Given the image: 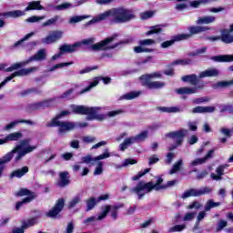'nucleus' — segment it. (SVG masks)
<instances>
[{"mask_svg": "<svg viewBox=\"0 0 233 233\" xmlns=\"http://www.w3.org/2000/svg\"><path fill=\"white\" fill-rule=\"evenodd\" d=\"M83 199V197L81 195H76L75 197H73L67 203V208H76V207H77V205H79V203H81Z\"/></svg>", "mask_w": 233, "mask_h": 233, "instance_id": "36", "label": "nucleus"}, {"mask_svg": "<svg viewBox=\"0 0 233 233\" xmlns=\"http://www.w3.org/2000/svg\"><path fill=\"white\" fill-rule=\"evenodd\" d=\"M205 88V84H201L195 87H180L175 90L177 94H179L180 96H183V94H198L199 90H203Z\"/></svg>", "mask_w": 233, "mask_h": 233, "instance_id": "16", "label": "nucleus"}, {"mask_svg": "<svg viewBox=\"0 0 233 233\" xmlns=\"http://www.w3.org/2000/svg\"><path fill=\"white\" fill-rule=\"evenodd\" d=\"M103 174V163L101 161H98L96 163V167L94 171V176H101Z\"/></svg>", "mask_w": 233, "mask_h": 233, "instance_id": "63", "label": "nucleus"}, {"mask_svg": "<svg viewBox=\"0 0 233 233\" xmlns=\"http://www.w3.org/2000/svg\"><path fill=\"white\" fill-rule=\"evenodd\" d=\"M181 79L184 81V83H190V85H193V86H196V85H198L199 82V78L196 74L184 76Z\"/></svg>", "mask_w": 233, "mask_h": 233, "instance_id": "35", "label": "nucleus"}, {"mask_svg": "<svg viewBox=\"0 0 233 233\" xmlns=\"http://www.w3.org/2000/svg\"><path fill=\"white\" fill-rule=\"evenodd\" d=\"M26 11H21V10H14V11H9L5 13H0V17H13V18H17V17H23V15H25Z\"/></svg>", "mask_w": 233, "mask_h": 233, "instance_id": "27", "label": "nucleus"}, {"mask_svg": "<svg viewBox=\"0 0 233 233\" xmlns=\"http://www.w3.org/2000/svg\"><path fill=\"white\" fill-rule=\"evenodd\" d=\"M183 167V159H178L175 164L173 165V167L169 171V174L172 176L176 174L177 172H179L181 170V167Z\"/></svg>", "mask_w": 233, "mask_h": 233, "instance_id": "47", "label": "nucleus"}, {"mask_svg": "<svg viewBox=\"0 0 233 233\" xmlns=\"http://www.w3.org/2000/svg\"><path fill=\"white\" fill-rule=\"evenodd\" d=\"M212 188L210 187H201L200 189L191 188L185 191L182 195V199H187V198H198L199 196H205V194H210Z\"/></svg>", "mask_w": 233, "mask_h": 233, "instance_id": "10", "label": "nucleus"}, {"mask_svg": "<svg viewBox=\"0 0 233 233\" xmlns=\"http://www.w3.org/2000/svg\"><path fill=\"white\" fill-rule=\"evenodd\" d=\"M209 41H219V39H221V41L223 43H226L227 45H230V43H233V35L232 32H230V30H224L222 32L221 37L219 36H212V37H208Z\"/></svg>", "mask_w": 233, "mask_h": 233, "instance_id": "15", "label": "nucleus"}, {"mask_svg": "<svg viewBox=\"0 0 233 233\" xmlns=\"http://www.w3.org/2000/svg\"><path fill=\"white\" fill-rule=\"evenodd\" d=\"M137 163V160L132 159V158H127L125 159L122 163V165H116V168H123L124 167H128V165H136Z\"/></svg>", "mask_w": 233, "mask_h": 233, "instance_id": "50", "label": "nucleus"}, {"mask_svg": "<svg viewBox=\"0 0 233 233\" xmlns=\"http://www.w3.org/2000/svg\"><path fill=\"white\" fill-rule=\"evenodd\" d=\"M70 108L73 112V114H77L79 116H87L86 121H94L95 119L96 121H105L107 117H116V116H119L124 113L122 109H117L114 111H109L106 113V115L99 114L101 112L102 107L101 106H93L88 107L86 106H76L71 105Z\"/></svg>", "mask_w": 233, "mask_h": 233, "instance_id": "2", "label": "nucleus"}, {"mask_svg": "<svg viewBox=\"0 0 233 233\" xmlns=\"http://www.w3.org/2000/svg\"><path fill=\"white\" fill-rule=\"evenodd\" d=\"M22 225H24V228H30V227L37 225V218H33L28 220H25L22 223Z\"/></svg>", "mask_w": 233, "mask_h": 233, "instance_id": "51", "label": "nucleus"}, {"mask_svg": "<svg viewBox=\"0 0 233 233\" xmlns=\"http://www.w3.org/2000/svg\"><path fill=\"white\" fill-rule=\"evenodd\" d=\"M152 190H157L156 183H153L152 181L147 183L141 181L137 185V187L131 188L129 192L131 194H136L138 199H142V198H145V196L149 192H152Z\"/></svg>", "mask_w": 233, "mask_h": 233, "instance_id": "6", "label": "nucleus"}, {"mask_svg": "<svg viewBox=\"0 0 233 233\" xmlns=\"http://www.w3.org/2000/svg\"><path fill=\"white\" fill-rule=\"evenodd\" d=\"M47 56L48 54L46 53V49L42 48L38 50L33 56L29 57L27 59V63L30 65V63L33 61H45Z\"/></svg>", "mask_w": 233, "mask_h": 233, "instance_id": "23", "label": "nucleus"}, {"mask_svg": "<svg viewBox=\"0 0 233 233\" xmlns=\"http://www.w3.org/2000/svg\"><path fill=\"white\" fill-rule=\"evenodd\" d=\"M150 79H161V73L156 72L147 75H143L139 77L140 82L150 81Z\"/></svg>", "mask_w": 233, "mask_h": 233, "instance_id": "37", "label": "nucleus"}, {"mask_svg": "<svg viewBox=\"0 0 233 233\" xmlns=\"http://www.w3.org/2000/svg\"><path fill=\"white\" fill-rule=\"evenodd\" d=\"M48 106H52V100H44L41 102L30 104L28 106V110H29V112H34L35 110H41L43 108H48Z\"/></svg>", "mask_w": 233, "mask_h": 233, "instance_id": "18", "label": "nucleus"}, {"mask_svg": "<svg viewBox=\"0 0 233 233\" xmlns=\"http://www.w3.org/2000/svg\"><path fill=\"white\" fill-rule=\"evenodd\" d=\"M63 208H65V198H58L53 208L46 214V216L48 218H56Z\"/></svg>", "mask_w": 233, "mask_h": 233, "instance_id": "14", "label": "nucleus"}, {"mask_svg": "<svg viewBox=\"0 0 233 233\" xmlns=\"http://www.w3.org/2000/svg\"><path fill=\"white\" fill-rule=\"evenodd\" d=\"M108 17H111L113 23L121 25L123 23H128V21H132V19H134L136 16L134 15V13L130 11V9L116 7L96 15L86 24V26L96 25V23H101V21H106V19H108Z\"/></svg>", "mask_w": 233, "mask_h": 233, "instance_id": "1", "label": "nucleus"}, {"mask_svg": "<svg viewBox=\"0 0 233 233\" xmlns=\"http://www.w3.org/2000/svg\"><path fill=\"white\" fill-rule=\"evenodd\" d=\"M30 141H32L30 138L20 141V145H17L13 150L5 154L0 159V177L3 175V170H5V164L10 163V161H12L14 154H16L17 152V155L15 157V161L17 163V161H21V159H23L26 154H30L37 148V146H29Z\"/></svg>", "mask_w": 233, "mask_h": 233, "instance_id": "4", "label": "nucleus"}, {"mask_svg": "<svg viewBox=\"0 0 233 233\" xmlns=\"http://www.w3.org/2000/svg\"><path fill=\"white\" fill-rule=\"evenodd\" d=\"M59 177L60 180L57 182V186L60 187V188H65V187L70 184V180L68 179V172H60Z\"/></svg>", "mask_w": 233, "mask_h": 233, "instance_id": "30", "label": "nucleus"}, {"mask_svg": "<svg viewBox=\"0 0 233 233\" xmlns=\"http://www.w3.org/2000/svg\"><path fill=\"white\" fill-rule=\"evenodd\" d=\"M189 30V34H180V35H190V37H192V35H196V34H201V32H207V30H210V28L207 27V26H191L188 28Z\"/></svg>", "mask_w": 233, "mask_h": 233, "instance_id": "28", "label": "nucleus"}, {"mask_svg": "<svg viewBox=\"0 0 233 233\" xmlns=\"http://www.w3.org/2000/svg\"><path fill=\"white\" fill-rule=\"evenodd\" d=\"M138 45H140V46H152V45H156V40L154 39L140 40L138 42Z\"/></svg>", "mask_w": 233, "mask_h": 233, "instance_id": "58", "label": "nucleus"}, {"mask_svg": "<svg viewBox=\"0 0 233 233\" xmlns=\"http://www.w3.org/2000/svg\"><path fill=\"white\" fill-rule=\"evenodd\" d=\"M148 137V131H142L140 134L135 136V139L137 140V143H139L140 141H145Z\"/></svg>", "mask_w": 233, "mask_h": 233, "instance_id": "57", "label": "nucleus"}, {"mask_svg": "<svg viewBox=\"0 0 233 233\" xmlns=\"http://www.w3.org/2000/svg\"><path fill=\"white\" fill-rule=\"evenodd\" d=\"M63 37V31H52L49 33L47 36L45 38H42V43L44 45H52L54 43H56V41H59Z\"/></svg>", "mask_w": 233, "mask_h": 233, "instance_id": "12", "label": "nucleus"}, {"mask_svg": "<svg viewBox=\"0 0 233 233\" xmlns=\"http://www.w3.org/2000/svg\"><path fill=\"white\" fill-rule=\"evenodd\" d=\"M72 65H74V62H66V63L56 64L49 69V72H54L57 70V68H65V66H70Z\"/></svg>", "mask_w": 233, "mask_h": 233, "instance_id": "52", "label": "nucleus"}, {"mask_svg": "<svg viewBox=\"0 0 233 233\" xmlns=\"http://www.w3.org/2000/svg\"><path fill=\"white\" fill-rule=\"evenodd\" d=\"M26 65H28V60L15 63L11 66L5 68V72H14V70H19V68H23V66H26Z\"/></svg>", "mask_w": 233, "mask_h": 233, "instance_id": "38", "label": "nucleus"}, {"mask_svg": "<svg viewBox=\"0 0 233 233\" xmlns=\"http://www.w3.org/2000/svg\"><path fill=\"white\" fill-rule=\"evenodd\" d=\"M74 5H72L71 3H64L58 5H54L52 4H47L46 10H50V8H54L55 10H57L58 12H61V10H68V8H73Z\"/></svg>", "mask_w": 233, "mask_h": 233, "instance_id": "29", "label": "nucleus"}, {"mask_svg": "<svg viewBox=\"0 0 233 233\" xmlns=\"http://www.w3.org/2000/svg\"><path fill=\"white\" fill-rule=\"evenodd\" d=\"M187 39H190V35H177L173 36L171 40L165 41L161 44L162 48H168L169 46H172L174 43L177 41H185Z\"/></svg>", "mask_w": 233, "mask_h": 233, "instance_id": "17", "label": "nucleus"}, {"mask_svg": "<svg viewBox=\"0 0 233 233\" xmlns=\"http://www.w3.org/2000/svg\"><path fill=\"white\" fill-rule=\"evenodd\" d=\"M140 95H141V92L139 91L138 92L132 91L130 93L123 95L122 96H120L119 99H126L127 101H130L132 99H136V97H139Z\"/></svg>", "mask_w": 233, "mask_h": 233, "instance_id": "46", "label": "nucleus"}, {"mask_svg": "<svg viewBox=\"0 0 233 233\" xmlns=\"http://www.w3.org/2000/svg\"><path fill=\"white\" fill-rule=\"evenodd\" d=\"M116 39H117V34L108 36L107 38L96 44H94L96 43L95 37L86 38L82 40L81 42H76V43L79 44L80 46L83 45L86 46H91V50H93L94 52H99V51L106 52V50H114L115 48H117L119 45H130V43L134 41V39L132 38H127L116 44H112L114 43V41H116Z\"/></svg>", "mask_w": 233, "mask_h": 233, "instance_id": "3", "label": "nucleus"}, {"mask_svg": "<svg viewBox=\"0 0 233 233\" xmlns=\"http://www.w3.org/2000/svg\"><path fill=\"white\" fill-rule=\"evenodd\" d=\"M142 86H147V88L150 89H159V88H164V86H166V83L165 82H161V81H142L140 82Z\"/></svg>", "mask_w": 233, "mask_h": 233, "instance_id": "24", "label": "nucleus"}, {"mask_svg": "<svg viewBox=\"0 0 233 233\" xmlns=\"http://www.w3.org/2000/svg\"><path fill=\"white\" fill-rule=\"evenodd\" d=\"M163 178L158 177L157 178L156 185L157 187V190H167V188H171V187H176L177 185V179L167 181L166 185H162Z\"/></svg>", "mask_w": 233, "mask_h": 233, "instance_id": "22", "label": "nucleus"}, {"mask_svg": "<svg viewBox=\"0 0 233 233\" xmlns=\"http://www.w3.org/2000/svg\"><path fill=\"white\" fill-rule=\"evenodd\" d=\"M220 205H221L220 202H214V200L209 199L206 203V206L204 207V210H205V212H210V210H212V208H216V207H219Z\"/></svg>", "mask_w": 233, "mask_h": 233, "instance_id": "45", "label": "nucleus"}, {"mask_svg": "<svg viewBox=\"0 0 233 233\" xmlns=\"http://www.w3.org/2000/svg\"><path fill=\"white\" fill-rule=\"evenodd\" d=\"M19 123H25L26 125H35V123H34V121L32 120H15L8 123L3 127L4 132H10V130H14V128H15L19 125Z\"/></svg>", "mask_w": 233, "mask_h": 233, "instance_id": "21", "label": "nucleus"}, {"mask_svg": "<svg viewBox=\"0 0 233 233\" xmlns=\"http://www.w3.org/2000/svg\"><path fill=\"white\" fill-rule=\"evenodd\" d=\"M99 203L97 201V198L91 197L87 200H86V212H90V210H93L94 207Z\"/></svg>", "mask_w": 233, "mask_h": 233, "instance_id": "44", "label": "nucleus"}, {"mask_svg": "<svg viewBox=\"0 0 233 233\" xmlns=\"http://www.w3.org/2000/svg\"><path fill=\"white\" fill-rule=\"evenodd\" d=\"M157 110H159L160 112H166L167 114H176L177 112H183V109L176 106H159L157 107Z\"/></svg>", "mask_w": 233, "mask_h": 233, "instance_id": "40", "label": "nucleus"}, {"mask_svg": "<svg viewBox=\"0 0 233 233\" xmlns=\"http://www.w3.org/2000/svg\"><path fill=\"white\" fill-rule=\"evenodd\" d=\"M212 61H216L217 63H230L233 61V55H222L211 57Z\"/></svg>", "mask_w": 233, "mask_h": 233, "instance_id": "33", "label": "nucleus"}, {"mask_svg": "<svg viewBox=\"0 0 233 233\" xmlns=\"http://www.w3.org/2000/svg\"><path fill=\"white\" fill-rule=\"evenodd\" d=\"M70 111H62L55 118L47 123V127H58V132L60 134H65V132H70L76 128V123L68 121H60L61 117L68 116Z\"/></svg>", "mask_w": 233, "mask_h": 233, "instance_id": "5", "label": "nucleus"}, {"mask_svg": "<svg viewBox=\"0 0 233 233\" xmlns=\"http://www.w3.org/2000/svg\"><path fill=\"white\" fill-rule=\"evenodd\" d=\"M213 156H214V149H211L208 152V154L204 157L196 158L192 160L189 163V167H198V165H203L204 163H207L208 159H212Z\"/></svg>", "mask_w": 233, "mask_h": 233, "instance_id": "19", "label": "nucleus"}, {"mask_svg": "<svg viewBox=\"0 0 233 233\" xmlns=\"http://www.w3.org/2000/svg\"><path fill=\"white\" fill-rule=\"evenodd\" d=\"M99 81H103L104 85H109V83H111L112 81V78L110 77H96L94 79L93 82L90 83V85L82 89L79 94L82 95V94H86V92H90V90H92V88H94L95 86H97L99 85Z\"/></svg>", "mask_w": 233, "mask_h": 233, "instance_id": "13", "label": "nucleus"}, {"mask_svg": "<svg viewBox=\"0 0 233 233\" xmlns=\"http://www.w3.org/2000/svg\"><path fill=\"white\" fill-rule=\"evenodd\" d=\"M30 10H45V7L41 5V1H33L27 4L25 12H30Z\"/></svg>", "mask_w": 233, "mask_h": 233, "instance_id": "32", "label": "nucleus"}, {"mask_svg": "<svg viewBox=\"0 0 233 233\" xmlns=\"http://www.w3.org/2000/svg\"><path fill=\"white\" fill-rule=\"evenodd\" d=\"M96 161V157H93L92 155H87L82 157V163H86V165H89V163H91V165H94V162Z\"/></svg>", "mask_w": 233, "mask_h": 233, "instance_id": "61", "label": "nucleus"}, {"mask_svg": "<svg viewBox=\"0 0 233 233\" xmlns=\"http://www.w3.org/2000/svg\"><path fill=\"white\" fill-rule=\"evenodd\" d=\"M188 131L186 129H180L178 131H173L167 135V137H170L171 139H176V146H173L168 148V150H176L177 147H180L181 143H183V138L187 136V133Z\"/></svg>", "mask_w": 233, "mask_h": 233, "instance_id": "9", "label": "nucleus"}, {"mask_svg": "<svg viewBox=\"0 0 233 233\" xmlns=\"http://www.w3.org/2000/svg\"><path fill=\"white\" fill-rule=\"evenodd\" d=\"M33 72H37V67L22 68L11 74L2 83H0V88H3V86H5L6 83H8V81H12L14 77H23L25 76H30V74H33Z\"/></svg>", "mask_w": 233, "mask_h": 233, "instance_id": "8", "label": "nucleus"}, {"mask_svg": "<svg viewBox=\"0 0 233 233\" xmlns=\"http://www.w3.org/2000/svg\"><path fill=\"white\" fill-rule=\"evenodd\" d=\"M123 207H125V205L123 204H116L114 206H110V205L102 206L100 208L101 212L98 214V217L96 219L98 221H103V219H105L106 216H108V212H110L111 218H113V219H117V210H119V208H123Z\"/></svg>", "mask_w": 233, "mask_h": 233, "instance_id": "7", "label": "nucleus"}, {"mask_svg": "<svg viewBox=\"0 0 233 233\" xmlns=\"http://www.w3.org/2000/svg\"><path fill=\"white\" fill-rule=\"evenodd\" d=\"M225 168H228V164L220 165L216 168V173H211L210 177L214 181H221L225 176Z\"/></svg>", "mask_w": 233, "mask_h": 233, "instance_id": "20", "label": "nucleus"}, {"mask_svg": "<svg viewBox=\"0 0 233 233\" xmlns=\"http://www.w3.org/2000/svg\"><path fill=\"white\" fill-rule=\"evenodd\" d=\"M21 137H23V133L14 132V133L8 134L5 137V141H6V143H10V141H19V139H21Z\"/></svg>", "mask_w": 233, "mask_h": 233, "instance_id": "42", "label": "nucleus"}, {"mask_svg": "<svg viewBox=\"0 0 233 233\" xmlns=\"http://www.w3.org/2000/svg\"><path fill=\"white\" fill-rule=\"evenodd\" d=\"M161 32H163L161 25H154L150 28L149 31L146 33V35H152V34H161Z\"/></svg>", "mask_w": 233, "mask_h": 233, "instance_id": "53", "label": "nucleus"}, {"mask_svg": "<svg viewBox=\"0 0 233 233\" xmlns=\"http://www.w3.org/2000/svg\"><path fill=\"white\" fill-rule=\"evenodd\" d=\"M219 109L221 114L225 112H229V114H233V107L231 105H221L219 106Z\"/></svg>", "mask_w": 233, "mask_h": 233, "instance_id": "60", "label": "nucleus"}, {"mask_svg": "<svg viewBox=\"0 0 233 233\" xmlns=\"http://www.w3.org/2000/svg\"><path fill=\"white\" fill-rule=\"evenodd\" d=\"M79 46H81V44H77V42L74 45L66 44L60 46V52H62V55L65 53L72 54L73 52H76Z\"/></svg>", "mask_w": 233, "mask_h": 233, "instance_id": "26", "label": "nucleus"}, {"mask_svg": "<svg viewBox=\"0 0 233 233\" xmlns=\"http://www.w3.org/2000/svg\"><path fill=\"white\" fill-rule=\"evenodd\" d=\"M134 143H137L136 137H129L119 145V150H121V152H125V150H127L130 145H134Z\"/></svg>", "mask_w": 233, "mask_h": 233, "instance_id": "31", "label": "nucleus"}, {"mask_svg": "<svg viewBox=\"0 0 233 233\" xmlns=\"http://www.w3.org/2000/svg\"><path fill=\"white\" fill-rule=\"evenodd\" d=\"M35 35V33H34V32L25 35L22 39H20L18 42L15 43L14 46H19V45L25 43V41H28V39H30V37H33V35Z\"/></svg>", "mask_w": 233, "mask_h": 233, "instance_id": "59", "label": "nucleus"}, {"mask_svg": "<svg viewBox=\"0 0 233 233\" xmlns=\"http://www.w3.org/2000/svg\"><path fill=\"white\" fill-rule=\"evenodd\" d=\"M90 18V15H74L71 16L68 20L69 25H76L77 23H81V21H85V19Z\"/></svg>", "mask_w": 233, "mask_h": 233, "instance_id": "39", "label": "nucleus"}, {"mask_svg": "<svg viewBox=\"0 0 233 233\" xmlns=\"http://www.w3.org/2000/svg\"><path fill=\"white\" fill-rule=\"evenodd\" d=\"M216 22V16L214 15H206L198 17L197 20V25H210Z\"/></svg>", "mask_w": 233, "mask_h": 233, "instance_id": "34", "label": "nucleus"}, {"mask_svg": "<svg viewBox=\"0 0 233 233\" xmlns=\"http://www.w3.org/2000/svg\"><path fill=\"white\" fill-rule=\"evenodd\" d=\"M16 196H29L23 199V201L16 203V210H19L25 205V203H30V201H33L35 198L34 196V193H32L30 190L26 188H22L19 190V192L16 193Z\"/></svg>", "mask_w": 233, "mask_h": 233, "instance_id": "11", "label": "nucleus"}, {"mask_svg": "<svg viewBox=\"0 0 233 233\" xmlns=\"http://www.w3.org/2000/svg\"><path fill=\"white\" fill-rule=\"evenodd\" d=\"M187 228V225H176L173 228H169V232H182V230H185Z\"/></svg>", "mask_w": 233, "mask_h": 233, "instance_id": "62", "label": "nucleus"}, {"mask_svg": "<svg viewBox=\"0 0 233 233\" xmlns=\"http://www.w3.org/2000/svg\"><path fill=\"white\" fill-rule=\"evenodd\" d=\"M208 3H210V0L187 1L188 6H192V8H198L200 5H207Z\"/></svg>", "mask_w": 233, "mask_h": 233, "instance_id": "48", "label": "nucleus"}, {"mask_svg": "<svg viewBox=\"0 0 233 233\" xmlns=\"http://www.w3.org/2000/svg\"><path fill=\"white\" fill-rule=\"evenodd\" d=\"M196 214H197L196 212L187 213L183 218V221H192V219L196 218Z\"/></svg>", "mask_w": 233, "mask_h": 233, "instance_id": "64", "label": "nucleus"}, {"mask_svg": "<svg viewBox=\"0 0 233 233\" xmlns=\"http://www.w3.org/2000/svg\"><path fill=\"white\" fill-rule=\"evenodd\" d=\"M192 63V60L190 59H178L175 60L171 63L172 66H176V65H180L182 66H185L187 65H190Z\"/></svg>", "mask_w": 233, "mask_h": 233, "instance_id": "54", "label": "nucleus"}, {"mask_svg": "<svg viewBox=\"0 0 233 233\" xmlns=\"http://www.w3.org/2000/svg\"><path fill=\"white\" fill-rule=\"evenodd\" d=\"M231 85H233V79L229 80V81L218 82L217 84H215L213 86V87H215V88H225L227 86H231Z\"/></svg>", "mask_w": 233, "mask_h": 233, "instance_id": "49", "label": "nucleus"}, {"mask_svg": "<svg viewBox=\"0 0 233 233\" xmlns=\"http://www.w3.org/2000/svg\"><path fill=\"white\" fill-rule=\"evenodd\" d=\"M177 4L175 5V10L183 12L188 8V0H177Z\"/></svg>", "mask_w": 233, "mask_h": 233, "instance_id": "43", "label": "nucleus"}, {"mask_svg": "<svg viewBox=\"0 0 233 233\" xmlns=\"http://www.w3.org/2000/svg\"><path fill=\"white\" fill-rule=\"evenodd\" d=\"M135 54H143V52L150 53L154 52V49L145 48L143 46H137L134 47Z\"/></svg>", "mask_w": 233, "mask_h": 233, "instance_id": "56", "label": "nucleus"}, {"mask_svg": "<svg viewBox=\"0 0 233 233\" xmlns=\"http://www.w3.org/2000/svg\"><path fill=\"white\" fill-rule=\"evenodd\" d=\"M219 76V70L218 68H208L199 73V79L205 77H218Z\"/></svg>", "mask_w": 233, "mask_h": 233, "instance_id": "25", "label": "nucleus"}, {"mask_svg": "<svg viewBox=\"0 0 233 233\" xmlns=\"http://www.w3.org/2000/svg\"><path fill=\"white\" fill-rule=\"evenodd\" d=\"M58 19H60L59 15H55L54 17L48 19L47 21L44 22L42 24V26H52V25H56L57 23Z\"/></svg>", "mask_w": 233, "mask_h": 233, "instance_id": "55", "label": "nucleus"}, {"mask_svg": "<svg viewBox=\"0 0 233 233\" xmlns=\"http://www.w3.org/2000/svg\"><path fill=\"white\" fill-rule=\"evenodd\" d=\"M25 174H28V167H23L20 169H16L11 173V177H18L21 178Z\"/></svg>", "mask_w": 233, "mask_h": 233, "instance_id": "41", "label": "nucleus"}]
</instances>
